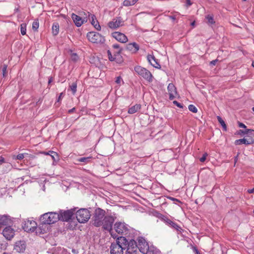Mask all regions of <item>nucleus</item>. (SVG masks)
<instances>
[{"instance_id": "f257e3e1", "label": "nucleus", "mask_w": 254, "mask_h": 254, "mask_svg": "<svg viewBox=\"0 0 254 254\" xmlns=\"http://www.w3.org/2000/svg\"><path fill=\"white\" fill-rule=\"evenodd\" d=\"M127 245V240L125 237H118L116 242L112 243L111 246V254H123L124 250L126 249Z\"/></svg>"}, {"instance_id": "f03ea898", "label": "nucleus", "mask_w": 254, "mask_h": 254, "mask_svg": "<svg viewBox=\"0 0 254 254\" xmlns=\"http://www.w3.org/2000/svg\"><path fill=\"white\" fill-rule=\"evenodd\" d=\"M60 220V214L56 212H48L40 217L41 221L45 224H52Z\"/></svg>"}, {"instance_id": "7ed1b4c3", "label": "nucleus", "mask_w": 254, "mask_h": 254, "mask_svg": "<svg viewBox=\"0 0 254 254\" xmlns=\"http://www.w3.org/2000/svg\"><path fill=\"white\" fill-rule=\"evenodd\" d=\"M116 218L114 216H106L102 221L103 224L101 225L104 230L110 233L113 238L116 237L113 235V229H112L113 224Z\"/></svg>"}, {"instance_id": "20e7f679", "label": "nucleus", "mask_w": 254, "mask_h": 254, "mask_svg": "<svg viewBox=\"0 0 254 254\" xmlns=\"http://www.w3.org/2000/svg\"><path fill=\"white\" fill-rule=\"evenodd\" d=\"M134 71L138 75L147 81L149 82L152 81L153 76L151 73L146 68L137 65L134 67Z\"/></svg>"}, {"instance_id": "39448f33", "label": "nucleus", "mask_w": 254, "mask_h": 254, "mask_svg": "<svg viewBox=\"0 0 254 254\" xmlns=\"http://www.w3.org/2000/svg\"><path fill=\"white\" fill-rule=\"evenodd\" d=\"M105 216V210L100 208L96 209L93 216V224L96 227L101 226L103 224L102 221Z\"/></svg>"}, {"instance_id": "423d86ee", "label": "nucleus", "mask_w": 254, "mask_h": 254, "mask_svg": "<svg viewBox=\"0 0 254 254\" xmlns=\"http://www.w3.org/2000/svg\"><path fill=\"white\" fill-rule=\"evenodd\" d=\"M137 249L143 254H151V248L149 247L148 244L142 237L138 238L137 239Z\"/></svg>"}, {"instance_id": "0eeeda50", "label": "nucleus", "mask_w": 254, "mask_h": 254, "mask_svg": "<svg viewBox=\"0 0 254 254\" xmlns=\"http://www.w3.org/2000/svg\"><path fill=\"white\" fill-rule=\"evenodd\" d=\"M88 40L93 43L96 44L103 43L105 41L104 37L99 33L96 32H90L87 34Z\"/></svg>"}, {"instance_id": "6e6552de", "label": "nucleus", "mask_w": 254, "mask_h": 254, "mask_svg": "<svg viewBox=\"0 0 254 254\" xmlns=\"http://www.w3.org/2000/svg\"><path fill=\"white\" fill-rule=\"evenodd\" d=\"M76 217L79 223H85L90 218V214L88 209L85 208L80 209L76 212Z\"/></svg>"}, {"instance_id": "1a4fd4ad", "label": "nucleus", "mask_w": 254, "mask_h": 254, "mask_svg": "<svg viewBox=\"0 0 254 254\" xmlns=\"http://www.w3.org/2000/svg\"><path fill=\"white\" fill-rule=\"evenodd\" d=\"M114 229L115 231L121 235H127L128 234L129 229L128 226L124 222H116L114 224Z\"/></svg>"}, {"instance_id": "9d476101", "label": "nucleus", "mask_w": 254, "mask_h": 254, "mask_svg": "<svg viewBox=\"0 0 254 254\" xmlns=\"http://www.w3.org/2000/svg\"><path fill=\"white\" fill-rule=\"evenodd\" d=\"M80 15L81 16L74 13H72L71 15V18L77 27L81 26L84 22L87 21V16L86 13L84 12V15H85V16L83 15L82 12L80 13Z\"/></svg>"}, {"instance_id": "9b49d317", "label": "nucleus", "mask_w": 254, "mask_h": 254, "mask_svg": "<svg viewBox=\"0 0 254 254\" xmlns=\"http://www.w3.org/2000/svg\"><path fill=\"white\" fill-rule=\"evenodd\" d=\"M22 227L25 231L32 232L37 228V223L33 220L27 219L22 223Z\"/></svg>"}, {"instance_id": "f8f14e48", "label": "nucleus", "mask_w": 254, "mask_h": 254, "mask_svg": "<svg viewBox=\"0 0 254 254\" xmlns=\"http://www.w3.org/2000/svg\"><path fill=\"white\" fill-rule=\"evenodd\" d=\"M126 254H137V243L133 240H127Z\"/></svg>"}, {"instance_id": "ddd939ff", "label": "nucleus", "mask_w": 254, "mask_h": 254, "mask_svg": "<svg viewBox=\"0 0 254 254\" xmlns=\"http://www.w3.org/2000/svg\"><path fill=\"white\" fill-rule=\"evenodd\" d=\"M75 210L70 209L66 211H61L60 214V220L64 221H67L71 219L72 215L74 214Z\"/></svg>"}, {"instance_id": "4468645a", "label": "nucleus", "mask_w": 254, "mask_h": 254, "mask_svg": "<svg viewBox=\"0 0 254 254\" xmlns=\"http://www.w3.org/2000/svg\"><path fill=\"white\" fill-rule=\"evenodd\" d=\"M2 234L7 240H10L14 237L15 231L11 227L7 226L3 229Z\"/></svg>"}, {"instance_id": "2eb2a0df", "label": "nucleus", "mask_w": 254, "mask_h": 254, "mask_svg": "<svg viewBox=\"0 0 254 254\" xmlns=\"http://www.w3.org/2000/svg\"><path fill=\"white\" fill-rule=\"evenodd\" d=\"M112 36L116 40L122 43H125L128 41L127 37L124 34L119 32L112 33Z\"/></svg>"}, {"instance_id": "dca6fc26", "label": "nucleus", "mask_w": 254, "mask_h": 254, "mask_svg": "<svg viewBox=\"0 0 254 254\" xmlns=\"http://www.w3.org/2000/svg\"><path fill=\"white\" fill-rule=\"evenodd\" d=\"M124 21L121 17L114 18L108 23V26L111 29H116L123 25Z\"/></svg>"}, {"instance_id": "f3484780", "label": "nucleus", "mask_w": 254, "mask_h": 254, "mask_svg": "<svg viewBox=\"0 0 254 254\" xmlns=\"http://www.w3.org/2000/svg\"><path fill=\"white\" fill-rule=\"evenodd\" d=\"M168 93L169 94V99H174L177 95L176 88L173 83H169L167 87Z\"/></svg>"}, {"instance_id": "a211bd4d", "label": "nucleus", "mask_w": 254, "mask_h": 254, "mask_svg": "<svg viewBox=\"0 0 254 254\" xmlns=\"http://www.w3.org/2000/svg\"><path fill=\"white\" fill-rule=\"evenodd\" d=\"M12 223V220L9 216L7 215H0V228Z\"/></svg>"}, {"instance_id": "6ab92c4d", "label": "nucleus", "mask_w": 254, "mask_h": 254, "mask_svg": "<svg viewBox=\"0 0 254 254\" xmlns=\"http://www.w3.org/2000/svg\"><path fill=\"white\" fill-rule=\"evenodd\" d=\"M26 248V245L24 241L17 242L14 246V250L18 253L23 252Z\"/></svg>"}, {"instance_id": "aec40b11", "label": "nucleus", "mask_w": 254, "mask_h": 254, "mask_svg": "<svg viewBox=\"0 0 254 254\" xmlns=\"http://www.w3.org/2000/svg\"><path fill=\"white\" fill-rule=\"evenodd\" d=\"M147 60L150 64H151L153 67L157 68H161V65L158 63L157 60L155 58L154 56L151 55H148Z\"/></svg>"}, {"instance_id": "412c9836", "label": "nucleus", "mask_w": 254, "mask_h": 254, "mask_svg": "<svg viewBox=\"0 0 254 254\" xmlns=\"http://www.w3.org/2000/svg\"><path fill=\"white\" fill-rule=\"evenodd\" d=\"M247 135L244 137L246 140L249 141L248 145H251L254 143V130L249 129V132L246 133Z\"/></svg>"}, {"instance_id": "4be33fe9", "label": "nucleus", "mask_w": 254, "mask_h": 254, "mask_svg": "<svg viewBox=\"0 0 254 254\" xmlns=\"http://www.w3.org/2000/svg\"><path fill=\"white\" fill-rule=\"evenodd\" d=\"M127 48L133 53H136L139 50V46L136 43L128 44Z\"/></svg>"}, {"instance_id": "5701e85b", "label": "nucleus", "mask_w": 254, "mask_h": 254, "mask_svg": "<svg viewBox=\"0 0 254 254\" xmlns=\"http://www.w3.org/2000/svg\"><path fill=\"white\" fill-rule=\"evenodd\" d=\"M93 159L92 156H88L87 157H81L77 159V161L80 162H82L83 165L87 164L91 162Z\"/></svg>"}, {"instance_id": "b1692460", "label": "nucleus", "mask_w": 254, "mask_h": 254, "mask_svg": "<svg viewBox=\"0 0 254 254\" xmlns=\"http://www.w3.org/2000/svg\"><path fill=\"white\" fill-rule=\"evenodd\" d=\"M140 108L139 104H136L128 109V113L130 114H134L140 110Z\"/></svg>"}, {"instance_id": "393cba45", "label": "nucleus", "mask_w": 254, "mask_h": 254, "mask_svg": "<svg viewBox=\"0 0 254 254\" xmlns=\"http://www.w3.org/2000/svg\"><path fill=\"white\" fill-rule=\"evenodd\" d=\"M28 156H29V154L28 153H20V154H18L17 156L13 155V157H12V158L14 160H16V159H17V160H22L23 158L28 157Z\"/></svg>"}, {"instance_id": "a878e982", "label": "nucleus", "mask_w": 254, "mask_h": 254, "mask_svg": "<svg viewBox=\"0 0 254 254\" xmlns=\"http://www.w3.org/2000/svg\"><path fill=\"white\" fill-rule=\"evenodd\" d=\"M59 25L58 23H54L52 26V33L54 35L56 36L59 33Z\"/></svg>"}, {"instance_id": "bb28decb", "label": "nucleus", "mask_w": 254, "mask_h": 254, "mask_svg": "<svg viewBox=\"0 0 254 254\" xmlns=\"http://www.w3.org/2000/svg\"><path fill=\"white\" fill-rule=\"evenodd\" d=\"M248 142H249V141H248V140H246V138H243L242 139L236 140L235 141V144L236 145H241L242 144H244L246 145H248Z\"/></svg>"}, {"instance_id": "cd10ccee", "label": "nucleus", "mask_w": 254, "mask_h": 254, "mask_svg": "<svg viewBox=\"0 0 254 254\" xmlns=\"http://www.w3.org/2000/svg\"><path fill=\"white\" fill-rule=\"evenodd\" d=\"M20 32L22 35H24L26 33V23H22L20 25Z\"/></svg>"}, {"instance_id": "c85d7f7f", "label": "nucleus", "mask_w": 254, "mask_h": 254, "mask_svg": "<svg viewBox=\"0 0 254 254\" xmlns=\"http://www.w3.org/2000/svg\"><path fill=\"white\" fill-rule=\"evenodd\" d=\"M86 14H87V17H90V16H91V23L92 25H94V24L96 23V21H97L96 20V18L95 16L94 15H92V14H90L89 12H87V13Z\"/></svg>"}, {"instance_id": "c756f323", "label": "nucleus", "mask_w": 254, "mask_h": 254, "mask_svg": "<svg viewBox=\"0 0 254 254\" xmlns=\"http://www.w3.org/2000/svg\"><path fill=\"white\" fill-rule=\"evenodd\" d=\"M50 152L51 153L50 156H51L54 162L58 161L59 160V156H58V153L55 151H51Z\"/></svg>"}, {"instance_id": "7c9ffc66", "label": "nucleus", "mask_w": 254, "mask_h": 254, "mask_svg": "<svg viewBox=\"0 0 254 254\" xmlns=\"http://www.w3.org/2000/svg\"><path fill=\"white\" fill-rule=\"evenodd\" d=\"M164 222L168 225L172 227L174 224L175 222L168 218H165L163 219Z\"/></svg>"}, {"instance_id": "2f4dec72", "label": "nucleus", "mask_w": 254, "mask_h": 254, "mask_svg": "<svg viewBox=\"0 0 254 254\" xmlns=\"http://www.w3.org/2000/svg\"><path fill=\"white\" fill-rule=\"evenodd\" d=\"M205 18L207 19V22L209 24H213L214 23L213 16L210 15H207L206 16Z\"/></svg>"}, {"instance_id": "473e14b6", "label": "nucleus", "mask_w": 254, "mask_h": 254, "mask_svg": "<svg viewBox=\"0 0 254 254\" xmlns=\"http://www.w3.org/2000/svg\"><path fill=\"white\" fill-rule=\"evenodd\" d=\"M70 89L72 93L74 94L76 92L77 85L76 83H73L70 86Z\"/></svg>"}, {"instance_id": "72a5a7b5", "label": "nucleus", "mask_w": 254, "mask_h": 254, "mask_svg": "<svg viewBox=\"0 0 254 254\" xmlns=\"http://www.w3.org/2000/svg\"><path fill=\"white\" fill-rule=\"evenodd\" d=\"M188 108L192 113H196L197 112V108L193 105H190Z\"/></svg>"}, {"instance_id": "f704fd0d", "label": "nucleus", "mask_w": 254, "mask_h": 254, "mask_svg": "<svg viewBox=\"0 0 254 254\" xmlns=\"http://www.w3.org/2000/svg\"><path fill=\"white\" fill-rule=\"evenodd\" d=\"M39 27V22L38 21H34L32 24V29L34 31H37Z\"/></svg>"}, {"instance_id": "c9c22d12", "label": "nucleus", "mask_w": 254, "mask_h": 254, "mask_svg": "<svg viewBox=\"0 0 254 254\" xmlns=\"http://www.w3.org/2000/svg\"><path fill=\"white\" fill-rule=\"evenodd\" d=\"M71 59L74 62H76L78 59V56L76 53H72L71 54Z\"/></svg>"}, {"instance_id": "e433bc0d", "label": "nucleus", "mask_w": 254, "mask_h": 254, "mask_svg": "<svg viewBox=\"0 0 254 254\" xmlns=\"http://www.w3.org/2000/svg\"><path fill=\"white\" fill-rule=\"evenodd\" d=\"M7 66L6 64H3L2 67V75L3 77H5L7 75Z\"/></svg>"}, {"instance_id": "4c0bfd02", "label": "nucleus", "mask_w": 254, "mask_h": 254, "mask_svg": "<svg viewBox=\"0 0 254 254\" xmlns=\"http://www.w3.org/2000/svg\"><path fill=\"white\" fill-rule=\"evenodd\" d=\"M248 132H249V129H247L245 130L240 129L238 131L237 133H238V134H239V135H242V134L244 135V134H246V133H247Z\"/></svg>"}, {"instance_id": "58836bf2", "label": "nucleus", "mask_w": 254, "mask_h": 254, "mask_svg": "<svg viewBox=\"0 0 254 254\" xmlns=\"http://www.w3.org/2000/svg\"><path fill=\"white\" fill-rule=\"evenodd\" d=\"M94 26V27L98 30L100 31L101 29V27L99 24V23L98 21H96V23L94 24V25H92Z\"/></svg>"}, {"instance_id": "ea45409f", "label": "nucleus", "mask_w": 254, "mask_h": 254, "mask_svg": "<svg viewBox=\"0 0 254 254\" xmlns=\"http://www.w3.org/2000/svg\"><path fill=\"white\" fill-rule=\"evenodd\" d=\"M115 82L117 84H120L121 82H123V80L121 76H118L116 78Z\"/></svg>"}, {"instance_id": "a19ab883", "label": "nucleus", "mask_w": 254, "mask_h": 254, "mask_svg": "<svg viewBox=\"0 0 254 254\" xmlns=\"http://www.w3.org/2000/svg\"><path fill=\"white\" fill-rule=\"evenodd\" d=\"M207 156V154L206 153L203 154V156L199 159L200 161L201 162H204L206 160Z\"/></svg>"}, {"instance_id": "79ce46f5", "label": "nucleus", "mask_w": 254, "mask_h": 254, "mask_svg": "<svg viewBox=\"0 0 254 254\" xmlns=\"http://www.w3.org/2000/svg\"><path fill=\"white\" fill-rule=\"evenodd\" d=\"M172 227L178 231H180V230L181 229L180 227L176 223H175L174 224L172 225Z\"/></svg>"}, {"instance_id": "37998d69", "label": "nucleus", "mask_w": 254, "mask_h": 254, "mask_svg": "<svg viewBox=\"0 0 254 254\" xmlns=\"http://www.w3.org/2000/svg\"><path fill=\"white\" fill-rule=\"evenodd\" d=\"M173 104L176 105L177 107H178L180 108H182L183 107V105L181 104V103L178 102L177 101H174Z\"/></svg>"}, {"instance_id": "c03bdc74", "label": "nucleus", "mask_w": 254, "mask_h": 254, "mask_svg": "<svg viewBox=\"0 0 254 254\" xmlns=\"http://www.w3.org/2000/svg\"><path fill=\"white\" fill-rule=\"evenodd\" d=\"M108 55L109 59L110 60V61H113L115 59L112 57L111 53L109 51H108Z\"/></svg>"}, {"instance_id": "a18cd8bd", "label": "nucleus", "mask_w": 254, "mask_h": 254, "mask_svg": "<svg viewBox=\"0 0 254 254\" xmlns=\"http://www.w3.org/2000/svg\"><path fill=\"white\" fill-rule=\"evenodd\" d=\"M192 4V2L190 0H186V5L187 7L190 6Z\"/></svg>"}, {"instance_id": "49530a36", "label": "nucleus", "mask_w": 254, "mask_h": 254, "mask_svg": "<svg viewBox=\"0 0 254 254\" xmlns=\"http://www.w3.org/2000/svg\"><path fill=\"white\" fill-rule=\"evenodd\" d=\"M238 125H239V127L241 128H245L247 127L245 124H244L242 123L239 122H238Z\"/></svg>"}, {"instance_id": "de8ad7c7", "label": "nucleus", "mask_w": 254, "mask_h": 254, "mask_svg": "<svg viewBox=\"0 0 254 254\" xmlns=\"http://www.w3.org/2000/svg\"><path fill=\"white\" fill-rule=\"evenodd\" d=\"M63 93H61L58 99H57V102H59L61 101L62 98H63Z\"/></svg>"}, {"instance_id": "09e8293b", "label": "nucleus", "mask_w": 254, "mask_h": 254, "mask_svg": "<svg viewBox=\"0 0 254 254\" xmlns=\"http://www.w3.org/2000/svg\"><path fill=\"white\" fill-rule=\"evenodd\" d=\"M217 118L220 125L222 126V119L220 116H217Z\"/></svg>"}, {"instance_id": "8fccbe9b", "label": "nucleus", "mask_w": 254, "mask_h": 254, "mask_svg": "<svg viewBox=\"0 0 254 254\" xmlns=\"http://www.w3.org/2000/svg\"><path fill=\"white\" fill-rule=\"evenodd\" d=\"M75 111V108H72L71 109H70L68 111V113L70 114V113H73V112H74Z\"/></svg>"}, {"instance_id": "3c124183", "label": "nucleus", "mask_w": 254, "mask_h": 254, "mask_svg": "<svg viewBox=\"0 0 254 254\" xmlns=\"http://www.w3.org/2000/svg\"><path fill=\"white\" fill-rule=\"evenodd\" d=\"M248 192L249 193H254V188L252 189H249L248 190Z\"/></svg>"}, {"instance_id": "603ef678", "label": "nucleus", "mask_w": 254, "mask_h": 254, "mask_svg": "<svg viewBox=\"0 0 254 254\" xmlns=\"http://www.w3.org/2000/svg\"><path fill=\"white\" fill-rule=\"evenodd\" d=\"M4 162V159L2 157H0V164Z\"/></svg>"}, {"instance_id": "864d4df0", "label": "nucleus", "mask_w": 254, "mask_h": 254, "mask_svg": "<svg viewBox=\"0 0 254 254\" xmlns=\"http://www.w3.org/2000/svg\"><path fill=\"white\" fill-rule=\"evenodd\" d=\"M193 250H194V252H195V253L196 254H200L199 251H198V250L196 248H193Z\"/></svg>"}, {"instance_id": "5fc2aeb1", "label": "nucleus", "mask_w": 254, "mask_h": 254, "mask_svg": "<svg viewBox=\"0 0 254 254\" xmlns=\"http://www.w3.org/2000/svg\"><path fill=\"white\" fill-rule=\"evenodd\" d=\"M51 151H50L49 152H43V153L45 155H51Z\"/></svg>"}, {"instance_id": "6e6d98bb", "label": "nucleus", "mask_w": 254, "mask_h": 254, "mask_svg": "<svg viewBox=\"0 0 254 254\" xmlns=\"http://www.w3.org/2000/svg\"><path fill=\"white\" fill-rule=\"evenodd\" d=\"M217 61V60H213L210 62V64L212 65H215Z\"/></svg>"}, {"instance_id": "4d7b16f0", "label": "nucleus", "mask_w": 254, "mask_h": 254, "mask_svg": "<svg viewBox=\"0 0 254 254\" xmlns=\"http://www.w3.org/2000/svg\"><path fill=\"white\" fill-rule=\"evenodd\" d=\"M53 78L52 77H51L50 78H49V81H48V83L50 84L51 83L52 81H53Z\"/></svg>"}, {"instance_id": "13d9d810", "label": "nucleus", "mask_w": 254, "mask_h": 254, "mask_svg": "<svg viewBox=\"0 0 254 254\" xmlns=\"http://www.w3.org/2000/svg\"><path fill=\"white\" fill-rule=\"evenodd\" d=\"M226 129V125L225 123L223 122V130Z\"/></svg>"}, {"instance_id": "bf43d9fd", "label": "nucleus", "mask_w": 254, "mask_h": 254, "mask_svg": "<svg viewBox=\"0 0 254 254\" xmlns=\"http://www.w3.org/2000/svg\"><path fill=\"white\" fill-rule=\"evenodd\" d=\"M194 25H195V21H193L191 23V26H194Z\"/></svg>"}, {"instance_id": "052dcab7", "label": "nucleus", "mask_w": 254, "mask_h": 254, "mask_svg": "<svg viewBox=\"0 0 254 254\" xmlns=\"http://www.w3.org/2000/svg\"><path fill=\"white\" fill-rule=\"evenodd\" d=\"M114 47L116 48H117L119 47V45H114Z\"/></svg>"}, {"instance_id": "680f3d73", "label": "nucleus", "mask_w": 254, "mask_h": 254, "mask_svg": "<svg viewBox=\"0 0 254 254\" xmlns=\"http://www.w3.org/2000/svg\"><path fill=\"white\" fill-rule=\"evenodd\" d=\"M252 65L254 67V61L253 62Z\"/></svg>"}, {"instance_id": "e2e57ef3", "label": "nucleus", "mask_w": 254, "mask_h": 254, "mask_svg": "<svg viewBox=\"0 0 254 254\" xmlns=\"http://www.w3.org/2000/svg\"><path fill=\"white\" fill-rule=\"evenodd\" d=\"M3 254H11L10 253H4Z\"/></svg>"}, {"instance_id": "0e129e2a", "label": "nucleus", "mask_w": 254, "mask_h": 254, "mask_svg": "<svg viewBox=\"0 0 254 254\" xmlns=\"http://www.w3.org/2000/svg\"><path fill=\"white\" fill-rule=\"evenodd\" d=\"M252 110L254 112V107L252 108Z\"/></svg>"}, {"instance_id": "69168bd1", "label": "nucleus", "mask_w": 254, "mask_h": 254, "mask_svg": "<svg viewBox=\"0 0 254 254\" xmlns=\"http://www.w3.org/2000/svg\"><path fill=\"white\" fill-rule=\"evenodd\" d=\"M253 212H254V209Z\"/></svg>"}]
</instances>
